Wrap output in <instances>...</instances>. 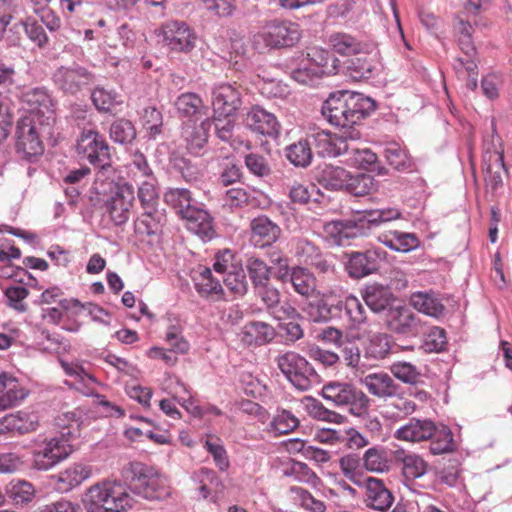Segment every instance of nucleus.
I'll list each match as a JSON object with an SVG mask.
<instances>
[{"mask_svg":"<svg viewBox=\"0 0 512 512\" xmlns=\"http://www.w3.org/2000/svg\"><path fill=\"white\" fill-rule=\"evenodd\" d=\"M345 270L355 279H361L375 273L379 269L380 253L377 250L352 252L345 254Z\"/></svg>","mask_w":512,"mask_h":512,"instance_id":"nucleus-17","label":"nucleus"},{"mask_svg":"<svg viewBox=\"0 0 512 512\" xmlns=\"http://www.w3.org/2000/svg\"><path fill=\"white\" fill-rule=\"evenodd\" d=\"M479 5L472 3L471 1L466 2L464 10L458 13L454 18L453 29L456 38H472L474 32L471 21L473 20L476 24V15H470L469 12L473 9L477 11Z\"/></svg>","mask_w":512,"mask_h":512,"instance_id":"nucleus-37","label":"nucleus"},{"mask_svg":"<svg viewBox=\"0 0 512 512\" xmlns=\"http://www.w3.org/2000/svg\"><path fill=\"white\" fill-rule=\"evenodd\" d=\"M488 159L485 157V161H489L487 165V183L496 190L502 185V174L506 173V167L504 164L503 150L496 148L494 145V151L487 150Z\"/></svg>","mask_w":512,"mask_h":512,"instance_id":"nucleus-32","label":"nucleus"},{"mask_svg":"<svg viewBox=\"0 0 512 512\" xmlns=\"http://www.w3.org/2000/svg\"><path fill=\"white\" fill-rule=\"evenodd\" d=\"M446 345L447 337L445 330L435 326L425 333L421 347L425 352L438 353L445 350Z\"/></svg>","mask_w":512,"mask_h":512,"instance_id":"nucleus-51","label":"nucleus"},{"mask_svg":"<svg viewBox=\"0 0 512 512\" xmlns=\"http://www.w3.org/2000/svg\"><path fill=\"white\" fill-rule=\"evenodd\" d=\"M90 475L91 468L89 466L74 463L55 476L57 479V489L62 492H67L80 485L84 480L88 479Z\"/></svg>","mask_w":512,"mask_h":512,"instance_id":"nucleus-27","label":"nucleus"},{"mask_svg":"<svg viewBox=\"0 0 512 512\" xmlns=\"http://www.w3.org/2000/svg\"><path fill=\"white\" fill-rule=\"evenodd\" d=\"M95 74L77 63L60 66L53 74L56 87L65 95L76 96L89 88L95 81Z\"/></svg>","mask_w":512,"mask_h":512,"instance_id":"nucleus-10","label":"nucleus"},{"mask_svg":"<svg viewBox=\"0 0 512 512\" xmlns=\"http://www.w3.org/2000/svg\"><path fill=\"white\" fill-rule=\"evenodd\" d=\"M365 490L364 502L368 508L383 512L392 506L394 496L381 479L368 477Z\"/></svg>","mask_w":512,"mask_h":512,"instance_id":"nucleus-20","label":"nucleus"},{"mask_svg":"<svg viewBox=\"0 0 512 512\" xmlns=\"http://www.w3.org/2000/svg\"><path fill=\"white\" fill-rule=\"evenodd\" d=\"M278 368L292 385L300 391H307L312 386L316 372L311 364L296 352H286L277 359Z\"/></svg>","mask_w":512,"mask_h":512,"instance_id":"nucleus-9","label":"nucleus"},{"mask_svg":"<svg viewBox=\"0 0 512 512\" xmlns=\"http://www.w3.org/2000/svg\"><path fill=\"white\" fill-rule=\"evenodd\" d=\"M34 493L33 485L24 480L12 481L7 486V494L16 504L31 501L34 497Z\"/></svg>","mask_w":512,"mask_h":512,"instance_id":"nucleus-53","label":"nucleus"},{"mask_svg":"<svg viewBox=\"0 0 512 512\" xmlns=\"http://www.w3.org/2000/svg\"><path fill=\"white\" fill-rule=\"evenodd\" d=\"M411 304L419 312L432 317H440L445 307L439 299L428 293L418 292L412 295Z\"/></svg>","mask_w":512,"mask_h":512,"instance_id":"nucleus-38","label":"nucleus"},{"mask_svg":"<svg viewBox=\"0 0 512 512\" xmlns=\"http://www.w3.org/2000/svg\"><path fill=\"white\" fill-rule=\"evenodd\" d=\"M244 121L247 128L261 135L276 137L279 133L276 117L259 106L252 107Z\"/></svg>","mask_w":512,"mask_h":512,"instance_id":"nucleus-22","label":"nucleus"},{"mask_svg":"<svg viewBox=\"0 0 512 512\" xmlns=\"http://www.w3.org/2000/svg\"><path fill=\"white\" fill-rule=\"evenodd\" d=\"M82 502L87 512H121L130 506V498L125 488L111 482L90 487Z\"/></svg>","mask_w":512,"mask_h":512,"instance_id":"nucleus-2","label":"nucleus"},{"mask_svg":"<svg viewBox=\"0 0 512 512\" xmlns=\"http://www.w3.org/2000/svg\"><path fill=\"white\" fill-rule=\"evenodd\" d=\"M301 38L299 25L290 21L267 22L254 36V43L263 41L266 47L287 48L296 45Z\"/></svg>","mask_w":512,"mask_h":512,"instance_id":"nucleus-7","label":"nucleus"},{"mask_svg":"<svg viewBox=\"0 0 512 512\" xmlns=\"http://www.w3.org/2000/svg\"><path fill=\"white\" fill-rule=\"evenodd\" d=\"M341 310L342 302H338L336 305L328 304L323 297H317L309 301L305 308L309 319L315 323L328 322Z\"/></svg>","mask_w":512,"mask_h":512,"instance_id":"nucleus-30","label":"nucleus"},{"mask_svg":"<svg viewBox=\"0 0 512 512\" xmlns=\"http://www.w3.org/2000/svg\"><path fill=\"white\" fill-rule=\"evenodd\" d=\"M349 172L339 166L327 165L316 175L317 182L325 189L332 191L344 190Z\"/></svg>","mask_w":512,"mask_h":512,"instance_id":"nucleus-29","label":"nucleus"},{"mask_svg":"<svg viewBox=\"0 0 512 512\" xmlns=\"http://www.w3.org/2000/svg\"><path fill=\"white\" fill-rule=\"evenodd\" d=\"M212 126L211 120L205 119L198 126L185 125L182 136L186 142L187 149L198 154L208 140V133Z\"/></svg>","mask_w":512,"mask_h":512,"instance_id":"nucleus-28","label":"nucleus"},{"mask_svg":"<svg viewBox=\"0 0 512 512\" xmlns=\"http://www.w3.org/2000/svg\"><path fill=\"white\" fill-rule=\"evenodd\" d=\"M387 326L396 334L416 335L421 331V320L408 306H394L387 313Z\"/></svg>","mask_w":512,"mask_h":512,"instance_id":"nucleus-18","label":"nucleus"},{"mask_svg":"<svg viewBox=\"0 0 512 512\" xmlns=\"http://www.w3.org/2000/svg\"><path fill=\"white\" fill-rule=\"evenodd\" d=\"M362 461L367 471L382 473L389 470L387 452L383 448H369L365 451Z\"/></svg>","mask_w":512,"mask_h":512,"instance_id":"nucleus-41","label":"nucleus"},{"mask_svg":"<svg viewBox=\"0 0 512 512\" xmlns=\"http://www.w3.org/2000/svg\"><path fill=\"white\" fill-rule=\"evenodd\" d=\"M163 41L173 51L188 53L196 42V35L190 27L179 21H170L162 26Z\"/></svg>","mask_w":512,"mask_h":512,"instance_id":"nucleus-15","label":"nucleus"},{"mask_svg":"<svg viewBox=\"0 0 512 512\" xmlns=\"http://www.w3.org/2000/svg\"><path fill=\"white\" fill-rule=\"evenodd\" d=\"M433 440L430 443V452L433 455H440L453 451V434L449 429L436 430Z\"/></svg>","mask_w":512,"mask_h":512,"instance_id":"nucleus-54","label":"nucleus"},{"mask_svg":"<svg viewBox=\"0 0 512 512\" xmlns=\"http://www.w3.org/2000/svg\"><path fill=\"white\" fill-rule=\"evenodd\" d=\"M333 50L341 55H356L363 53L367 46L359 42L351 35L337 33L330 37Z\"/></svg>","mask_w":512,"mask_h":512,"instance_id":"nucleus-39","label":"nucleus"},{"mask_svg":"<svg viewBox=\"0 0 512 512\" xmlns=\"http://www.w3.org/2000/svg\"><path fill=\"white\" fill-rule=\"evenodd\" d=\"M376 109L373 99L361 93L339 91L324 102L322 114L331 125L342 132L357 130L356 126Z\"/></svg>","mask_w":512,"mask_h":512,"instance_id":"nucleus-1","label":"nucleus"},{"mask_svg":"<svg viewBox=\"0 0 512 512\" xmlns=\"http://www.w3.org/2000/svg\"><path fill=\"white\" fill-rule=\"evenodd\" d=\"M391 374L401 382L409 385H417L421 379L418 368L410 362L398 361L390 366Z\"/></svg>","mask_w":512,"mask_h":512,"instance_id":"nucleus-46","label":"nucleus"},{"mask_svg":"<svg viewBox=\"0 0 512 512\" xmlns=\"http://www.w3.org/2000/svg\"><path fill=\"white\" fill-rule=\"evenodd\" d=\"M321 395L337 407H348L356 416L365 414L370 406L368 396L348 382H329L323 386Z\"/></svg>","mask_w":512,"mask_h":512,"instance_id":"nucleus-5","label":"nucleus"},{"mask_svg":"<svg viewBox=\"0 0 512 512\" xmlns=\"http://www.w3.org/2000/svg\"><path fill=\"white\" fill-rule=\"evenodd\" d=\"M350 159L362 169H368L376 164L377 155L368 148L360 149L355 142H350Z\"/></svg>","mask_w":512,"mask_h":512,"instance_id":"nucleus-58","label":"nucleus"},{"mask_svg":"<svg viewBox=\"0 0 512 512\" xmlns=\"http://www.w3.org/2000/svg\"><path fill=\"white\" fill-rule=\"evenodd\" d=\"M72 452V447L67 440L52 438L44 447L34 454V465L39 470H47L67 458Z\"/></svg>","mask_w":512,"mask_h":512,"instance_id":"nucleus-19","label":"nucleus"},{"mask_svg":"<svg viewBox=\"0 0 512 512\" xmlns=\"http://www.w3.org/2000/svg\"><path fill=\"white\" fill-rule=\"evenodd\" d=\"M400 217L401 213L392 208L366 210L355 219L342 221L343 231L337 237L335 245L344 246L349 239L368 235L373 228Z\"/></svg>","mask_w":512,"mask_h":512,"instance_id":"nucleus-4","label":"nucleus"},{"mask_svg":"<svg viewBox=\"0 0 512 512\" xmlns=\"http://www.w3.org/2000/svg\"><path fill=\"white\" fill-rule=\"evenodd\" d=\"M385 158L388 163L398 171H404L411 167V160L400 147L392 146L385 149Z\"/></svg>","mask_w":512,"mask_h":512,"instance_id":"nucleus-63","label":"nucleus"},{"mask_svg":"<svg viewBox=\"0 0 512 512\" xmlns=\"http://www.w3.org/2000/svg\"><path fill=\"white\" fill-rule=\"evenodd\" d=\"M321 54V62H319L321 68H318L317 70L311 68H299L293 72V78L300 83L307 84L312 81L314 76L320 77L323 74L334 72L337 68L336 63L338 60L328 52L322 51Z\"/></svg>","mask_w":512,"mask_h":512,"instance_id":"nucleus-31","label":"nucleus"},{"mask_svg":"<svg viewBox=\"0 0 512 512\" xmlns=\"http://www.w3.org/2000/svg\"><path fill=\"white\" fill-rule=\"evenodd\" d=\"M8 299V305L14 310L24 313L27 311L28 306L23 302L29 295V291L23 286L7 287L4 291Z\"/></svg>","mask_w":512,"mask_h":512,"instance_id":"nucleus-57","label":"nucleus"},{"mask_svg":"<svg viewBox=\"0 0 512 512\" xmlns=\"http://www.w3.org/2000/svg\"><path fill=\"white\" fill-rule=\"evenodd\" d=\"M246 269L254 287L270 282L271 268L262 259L249 257Z\"/></svg>","mask_w":512,"mask_h":512,"instance_id":"nucleus-43","label":"nucleus"},{"mask_svg":"<svg viewBox=\"0 0 512 512\" xmlns=\"http://www.w3.org/2000/svg\"><path fill=\"white\" fill-rule=\"evenodd\" d=\"M49 134L50 128H41L33 118H21L16 126V150L23 158L42 155L44 146L41 137Z\"/></svg>","mask_w":512,"mask_h":512,"instance_id":"nucleus-11","label":"nucleus"},{"mask_svg":"<svg viewBox=\"0 0 512 512\" xmlns=\"http://www.w3.org/2000/svg\"><path fill=\"white\" fill-rule=\"evenodd\" d=\"M391 348V336L385 333H378L369 339L365 348V353L368 357L383 359L390 353Z\"/></svg>","mask_w":512,"mask_h":512,"instance_id":"nucleus-44","label":"nucleus"},{"mask_svg":"<svg viewBox=\"0 0 512 512\" xmlns=\"http://www.w3.org/2000/svg\"><path fill=\"white\" fill-rule=\"evenodd\" d=\"M115 93L106 91L103 88H95L91 93V100L98 111L108 112L117 103Z\"/></svg>","mask_w":512,"mask_h":512,"instance_id":"nucleus-62","label":"nucleus"},{"mask_svg":"<svg viewBox=\"0 0 512 512\" xmlns=\"http://www.w3.org/2000/svg\"><path fill=\"white\" fill-rule=\"evenodd\" d=\"M365 304L375 313L393 309L395 301L394 295L383 286L371 285L368 286L363 294Z\"/></svg>","mask_w":512,"mask_h":512,"instance_id":"nucleus-25","label":"nucleus"},{"mask_svg":"<svg viewBox=\"0 0 512 512\" xmlns=\"http://www.w3.org/2000/svg\"><path fill=\"white\" fill-rule=\"evenodd\" d=\"M27 392L19 386L17 379L8 383V390L3 395H0V409L4 410L17 405L20 401L24 400Z\"/></svg>","mask_w":512,"mask_h":512,"instance_id":"nucleus-56","label":"nucleus"},{"mask_svg":"<svg viewBox=\"0 0 512 512\" xmlns=\"http://www.w3.org/2000/svg\"><path fill=\"white\" fill-rule=\"evenodd\" d=\"M347 185L344 190L354 196H365L376 190V183L373 176L365 173L352 175L350 172L347 177Z\"/></svg>","mask_w":512,"mask_h":512,"instance_id":"nucleus-40","label":"nucleus"},{"mask_svg":"<svg viewBox=\"0 0 512 512\" xmlns=\"http://www.w3.org/2000/svg\"><path fill=\"white\" fill-rule=\"evenodd\" d=\"M251 242L258 247L270 246L278 240L281 228L267 216L254 218L250 223Z\"/></svg>","mask_w":512,"mask_h":512,"instance_id":"nucleus-23","label":"nucleus"},{"mask_svg":"<svg viewBox=\"0 0 512 512\" xmlns=\"http://www.w3.org/2000/svg\"><path fill=\"white\" fill-rule=\"evenodd\" d=\"M394 459L402 464V472L409 480L422 477L427 470V463L415 453H408L404 449L394 451Z\"/></svg>","mask_w":512,"mask_h":512,"instance_id":"nucleus-26","label":"nucleus"},{"mask_svg":"<svg viewBox=\"0 0 512 512\" xmlns=\"http://www.w3.org/2000/svg\"><path fill=\"white\" fill-rule=\"evenodd\" d=\"M162 220H164V215L157 207L144 208L139 225L145 226V233L148 235L155 234Z\"/></svg>","mask_w":512,"mask_h":512,"instance_id":"nucleus-64","label":"nucleus"},{"mask_svg":"<svg viewBox=\"0 0 512 512\" xmlns=\"http://www.w3.org/2000/svg\"><path fill=\"white\" fill-rule=\"evenodd\" d=\"M165 202L183 219L196 205L189 190L173 188L164 195Z\"/></svg>","mask_w":512,"mask_h":512,"instance_id":"nucleus-34","label":"nucleus"},{"mask_svg":"<svg viewBox=\"0 0 512 512\" xmlns=\"http://www.w3.org/2000/svg\"><path fill=\"white\" fill-rule=\"evenodd\" d=\"M361 138L359 130H349L339 134H332L328 131H318L311 134L308 139L316 153L323 158H333L350 151V142L358 141Z\"/></svg>","mask_w":512,"mask_h":512,"instance_id":"nucleus-8","label":"nucleus"},{"mask_svg":"<svg viewBox=\"0 0 512 512\" xmlns=\"http://www.w3.org/2000/svg\"><path fill=\"white\" fill-rule=\"evenodd\" d=\"M77 151L92 165L102 170L110 168V148L104 137L97 131H83L77 142Z\"/></svg>","mask_w":512,"mask_h":512,"instance_id":"nucleus-12","label":"nucleus"},{"mask_svg":"<svg viewBox=\"0 0 512 512\" xmlns=\"http://www.w3.org/2000/svg\"><path fill=\"white\" fill-rule=\"evenodd\" d=\"M23 101L27 104L29 116L38 122L41 128H50L55 122V112L52 99L43 88H34L23 94Z\"/></svg>","mask_w":512,"mask_h":512,"instance_id":"nucleus-13","label":"nucleus"},{"mask_svg":"<svg viewBox=\"0 0 512 512\" xmlns=\"http://www.w3.org/2000/svg\"><path fill=\"white\" fill-rule=\"evenodd\" d=\"M435 423L429 419L411 418L409 422L395 431V438L408 442H421L433 438Z\"/></svg>","mask_w":512,"mask_h":512,"instance_id":"nucleus-21","label":"nucleus"},{"mask_svg":"<svg viewBox=\"0 0 512 512\" xmlns=\"http://www.w3.org/2000/svg\"><path fill=\"white\" fill-rule=\"evenodd\" d=\"M290 282L294 290L305 297H310L316 291V279L306 268L296 266L291 269Z\"/></svg>","mask_w":512,"mask_h":512,"instance_id":"nucleus-35","label":"nucleus"},{"mask_svg":"<svg viewBox=\"0 0 512 512\" xmlns=\"http://www.w3.org/2000/svg\"><path fill=\"white\" fill-rule=\"evenodd\" d=\"M305 400L307 412L311 417L333 423L343 422L344 416L326 408L319 400L313 397H306Z\"/></svg>","mask_w":512,"mask_h":512,"instance_id":"nucleus-45","label":"nucleus"},{"mask_svg":"<svg viewBox=\"0 0 512 512\" xmlns=\"http://www.w3.org/2000/svg\"><path fill=\"white\" fill-rule=\"evenodd\" d=\"M241 105V91L235 84L222 83L213 88L212 107L217 117H231L236 114Z\"/></svg>","mask_w":512,"mask_h":512,"instance_id":"nucleus-14","label":"nucleus"},{"mask_svg":"<svg viewBox=\"0 0 512 512\" xmlns=\"http://www.w3.org/2000/svg\"><path fill=\"white\" fill-rule=\"evenodd\" d=\"M254 288L268 311H273L280 304V292L270 282Z\"/></svg>","mask_w":512,"mask_h":512,"instance_id":"nucleus-61","label":"nucleus"},{"mask_svg":"<svg viewBox=\"0 0 512 512\" xmlns=\"http://www.w3.org/2000/svg\"><path fill=\"white\" fill-rule=\"evenodd\" d=\"M298 425V419L287 410L278 413L271 422V427L279 434H288Z\"/></svg>","mask_w":512,"mask_h":512,"instance_id":"nucleus-59","label":"nucleus"},{"mask_svg":"<svg viewBox=\"0 0 512 512\" xmlns=\"http://www.w3.org/2000/svg\"><path fill=\"white\" fill-rule=\"evenodd\" d=\"M186 228L203 240H211L215 236L213 218L208 211L195 206L183 218Z\"/></svg>","mask_w":512,"mask_h":512,"instance_id":"nucleus-24","label":"nucleus"},{"mask_svg":"<svg viewBox=\"0 0 512 512\" xmlns=\"http://www.w3.org/2000/svg\"><path fill=\"white\" fill-rule=\"evenodd\" d=\"M222 281L227 289L238 296H243L247 292L248 283L246 275L242 268H233L222 277Z\"/></svg>","mask_w":512,"mask_h":512,"instance_id":"nucleus-52","label":"nucleus"},{"mask_svg":"<svg viewBox=\"0 0 512 512\" xmlns=\"http://www.w3.org/2000/svg\"><path fill=\"white\" fill-rule=\"evenodd\" d=\"M359 382L371 395L379 399L388 400L402 395L401 386L385 372L369 373L361 377Z\"/></svg>","mask_w":512,"mask_h":512,"instance_id":"nucleus-16","label":"nucleus"},{"mask_svg":"<svg viewBox=\"0 0 512 512\" xmlns=\"http://www.w3.org/2000/svg\"><path fill=\"white\" fill-rule=\"evenodd\" d=\"M286 158L296 167H308L313 158L311 142L308 138L300 139L285 149Z\"/></svg>","mask_w":512,"mask_h":512,"instance_id":"nucleus-33","label":"nucleus"},{"mask_svg":"<svg viewBox=\"0 0 512 512\" xmlns=\"http://www.w3.org/2000/svg\"><path fill=\"white\" fill-rule=\"evenodd\" d=\"M174 105L181 116L192 117L203 107V102L197 94L187 92L178 96Z\"/></svg>","mask_w":512,"mask_h":512,"instance_id":"nucleus-49","label":"nucleus"},{"mask_svg":"<svg viewBox=\"0 0 512 512\" xmlns=\"http://www.w3.org/2000/svg\"><path fill=\"white\" fill-rule=\"evenodd\" d=\"M109 187V194L103 199L106 213L115 225H123L130 218L135 196L132 185L116 184L113 181L102 183Z\"/></svg>","mask_w":512,"mask_h":512,"instance_id":"nucleus-6","label":"nucleus"},{"mask_svg":"<svg viewBox=\"0 0 512 512\" xmlns=\"http://www.w3.org/2000/svg\"><path fill=\"white\" fill-rule=\"evenodd\" d=\"M136 129L133 123L127 119L115 120L109 129L110 138L118 144H130L136 138Z\"/></svg>","mask_w":512,"mask_h":512,"instance_id":"nucleus-42","label":"nucleus"},{"mask_svg":"<svg viewBox=\"0 0 512 512\" xmlns=\"http://www.w3.org/2000/svg\"><path fill=\"white\" fill-rule=\"evenodd\" d=\"M212 125H214L215 132L217 137L224 141V142H230L231 146L234 148H238V145H243L244 142L240 140H236L234 138V127L235 122L230 117L224 118V117H217L214 115L213 120L211 121Z\"/></svg>","mask_w":512,"mask_h":512,"instance_id":"nucleus-48","label":"nucleus"},{"mask_svg":"<svg viewBox=\"0 0 512 512\" xmlns=\"http://www.w3.org/2000/svg\"><path fill=\"white\" fill-rule=\"evenodd\" d=\"M1 423L4 424L7 430L20 434L33 431L36 428V423L24 412L6 415L1 419Z\"/></svg>","mask_w":512,"mask_h":512,"instance_id":"nucleus-47","label":"nucleus"},{"mask_svg":"<svg viewBox=\"0 0 512 512\" xmlns=\"http://www.w3.org/2000/svg\"><path fill=\"white\" fill-rule=\"evenodd\" d=\"M22 11L19 0H0V39L10 21Z\"/></svg>","mask_w":512,"mask_h":512,"instance_id":"nucleus-55","label":"nucleus"},{"mask_svg":"<svg viewBox=\"0 0 512 512\" xmlns=\"http://www.w3.org/2000/svg\"><path fill=\"white\" fill-rule=\"evenodd\" d=\"M81 412L78 410L64 412L56 417V425L67 432H62V436H73L79 430Z\"/></svg>","mask_w":512,"mask_h":512,"instance_id":"nucleus-60","label":"nucleus"},{"mask_svg":"<svg viewBox=\"0 0 512 512\" xmlns=\"http://www.w3.org/2000/svg\"><path fill=\"white\" fill-rule=\"evenodd\" d=\"M128 487L146 499H159L165 493L164 480L152 468L141 462H130L122 470Z\"/></svg>","mask_w":512,"mask_h":512,"instance_id":"nucleus-3","label":"nucleus"},{"mask_svg":"<svg viewBox=\"0 0 512 512\" xmlns=\"http://www.w3.org/2000/svg\"><path fill=\"white\" fill-rule=\"evenodd\" d=\"M342 308L345 310L352 327H359L366 322L367 313L364 305L354 296H349L342 302Z\"/></svg>","mask_w":512,"mask_h":512,"instance_id":"nucleus-50","label":"nucleus"},{"mask_svg":"<svg viewBox=\"0 0 512 512\" xmlns=\"http://www.w3.org/2000/svg\"><path fill=\"white\" fill-rule=\"evenodd\" d=\"M276 336V331L271 325L255 321L247 324L244 328V337L248 343L254 342L256 345H264L271 342Z\"/></svg>","mask_w":512,"mask_h":512,"instance_id":"nucleus-36","label":"nucleus"}]
</instances>
